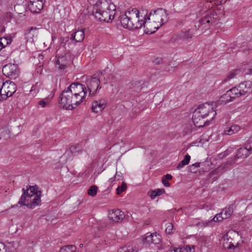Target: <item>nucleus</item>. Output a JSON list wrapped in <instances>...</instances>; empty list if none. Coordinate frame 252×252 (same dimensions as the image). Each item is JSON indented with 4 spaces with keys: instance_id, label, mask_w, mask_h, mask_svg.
<instances>
[{
    "instance_id": "obj_17",
    "label": "nucleus",
    "mask_w": 252,
    "mask_h": 252,
    "mask_svg": "<svg viewBox=\"0 0 252 252\" xmlns=\"http://www.w3.org/2000/svg\"><path fill=\"white\" fill-rule=\"evenodd\" d=\"M195 111H194L192 116V120L194 125L196 127H202L205 125H208L210 123L209 120L204 121V118L198 115V117L195 116Z\"/></svg>"
},
{
    "instance_id": "obj_47",
    "label": "nucleus",
    "mask_w": 252,
    "mask_h": 252,
    "mask_svg": "<svg viewBox=\"0 0 252 252\" xmlns=\"http://www.w3.org/2000/svg\"><path fill=\"white\" fill-rule=\"evenodd\" d=\"M252 49V47L251 45H247L246 48H243L242 50L244 53H247L249 50Z\"/></svg>"
},
{
    "instance_id": "obj_13",
    "label": "nucleus",
    "mask_w": 252,
    "mask_h": 252,
    "mask_svg": "<svg viewBox=\"0 0 252 252\" xmlns=\"http://www.w3.org/2000/svg\"><path fill=\"white\" fill-rule=\"evenodd\" d=\"M30 10L33 13H38L43 8L42 0H30L28 4Z\"/></svg>"
},
{
    "instance_id": "obj_27",
    "label": "nucleus",
    "mask_w": 252,
    "mask_h": 252,
    "mask_svg": "<svg viewBox=\"0 0 252 252\" xmlns=\"http://www.w3.org/2000/svg\"><path fill=\"white\" fill-rule=\"evenodd\" d=\"M234 99H233V97L228 91H227L225 94L222 95L219 100V102L220 104H226L229 102L232 101Z\"/></svg>"
},
{
    "instance_id": "obj_57",
    "label": "nucleus",
    "mask_w": 252,
    "mask_h": 252,
    "mask_svg": "<svg viewBox=\"0 0 252 252\" xmlns=\"http://www.w3.org/2000/svg\"><path fill=\"white\" fill-rule=\"evenodd\" d=\"M80 246L81 247H83V244H80Z\"/></svg>"
},
{
    "instance_id": "obj_56",
    "label": "nucleus",
    "mask_w": 252,
    "mask_h": 252,
    "mask_svg": "<svg viewBox=\"0 0 252 252\" xmlns=\"http://www.w3.org/2000/svg\"><path fill=\"white\" fill-rule=\"evenodd\" d=\"M249 71H250V72L249 73V74H252V68L250 69ZM247 73H246V74H247Z\"/></svg>"
},
{
    "instance_id": "obj_18",
    "label": "nucleus",
    "mask_w": 252,
    "mask_h": 252,
    "mask_svg": "<svg viewBox=\"0 0 252 252\" xmlns=\"http://www.w3.org/2000/svg\"><path fill=\"white\" fill-rule=\"evenodd\" d=\"M109 218L113 221L117 222L124 218V214L123 212L119 209L113 210L109 212Z\"/></svg>"
},
{
    "instance_id": "obj_31",
    "label": "nucleus",
    "mask_w": 252,
    "mask_h": 252,
    "mask_svg": "<svg viewBox=\"0 0 252 252\" xmlns=\"http://www.w3.org/2000/svg\"><path fill=\"white\" fill-rule=\"evenodd\" d=\"M37 29L36 28L32 27L30 30L25 33V38L27 41L33 42V39L32 36H33L35 34Z\"/></svg>"
},
{
    "instance_id": "obj_1",
    "label": "nucleus",
    "mask_w": 252,
    "mask_h": 252,
    "mask_svg": "<svg viewBox=\"0 0 252 252\" xmlns=\"http://www.w3.org/2000/svg\"><path fill=\"white\" fill-rule=\"evenodd\" d=\"M87 88L79 83H72L60 95V104L63 108L72 110L85 101Z\"/></svg>"
},
{
    "instance_id": "obj_36",
    "label": "nucleus",
    "mask_w": 252,
    "mask_h": 252,
    "mask_svg": "<svg viewBox=\"0 0 252 252\" xmlns=\"http://www.w3.org/2000/svg\"><path fill=\"white\" fill-rule=\"evenodd\" d=\"M97 190L98 188L96 186H92L88 190V193L90 196H94L96 195Z\"/></svg>"
},
{
    "instance_id": "obj_53",
    "label": "nucleus",
    "mask_w": 252,
    "mask_h": 252,
    "mask_svg": "<svg viewBox=\"0 0 252 252\" xmlns=\"http://www.w3.org/2000/svg\"><path fill=\"white\" fill-rule=\"evenodd\" d=\"M237 247V246H234V245L232 243H230L229 246L227 247V249L231 250L234 249Z\"/></svg>"
},
{
    "instance_id": "obj_40",
    "label": "nucleus",
    "mask_w": 252,
    "mask_h": 252,
    "mask_svg": "<svg viewBox=\"0 0 252 252\" xmlns=\"http://www.w3.org/2000/svg\"><path fill=\"white\" fill-rule=\"evenodd\" d=\"M182 252H194V246L193 245H187L184 248H182Z\"/></svg>"
},
{
    "instance_id": "obj_45",
    "label": "nucleus",
    "mask_w": 252,
    "mask_h": 252,
    "mask_svg": "<svg viewBox=\"0 0 252 252\" xmlns=\"http://www.w3.org/2000/svg\"><path fill=\"white\" fill-rule=\"evenodd\" d=\"M153 63L156 65H158L162 63V59L161 58H157L153 61Z\"/></svg>"
},
{
    "instance_id": "obj_58",
    "label": "nucleus",
    "mask_w": 252,
    "mask_h": 252,
    "mask_svg": "<svg viewBox=\"0 0 252 252\" xmlns=\"http://www.w3.org/2000/svg\"><path fill=\"white\" fill-rule=\"evenodd\" d=\"M1 50V47H0V51Z\"/></svg>"
},
{
    "instance_id": "obj_9",
    "label": "nucleus",
    "mask_w": 252,
    "mask_h": 252,
    "mask_svg": "<svg viewBox=\"0 0 252 252\" xmlns=\"http://www.w3.org/2000/svg\"><path fill=\"white\" fill-rule=\"evenodd\" d=\"M2 72L4 75L8 77H13L16 79L18 77L19 70L18 66L15 64L8 63L5 65L2 68Z\"/></svg>"
},
{
    "instance_id": "obj_28",
    "label": "nucleus",
    "mask_w": 252,
    "mask_h": 252,
    "mask_svg": "<svg viewBox=\"0 0 252 252\" xmlns=\"http://www.w3.org/2000/svg\"><path fill=\"white\" fill-rule=\"evenodd\" d=\"M229 163L227 162L224 163L211 172V174L212 175L218 174L219 173L221 174L226 170V168L229 166Z\"/></svg>"
},
{
    "instance_id": "obj_35",
    "label": "nucleus",
    "mask_w": 252,
    "mask_h": 252,
    "mask_svg": "<svg viewBox=\"0 0 252 252\" xmlns=\"http://www.w3.org/2000/svg\"><path fill=\"white\" fill-rule=\"evenodd\" d=\"M81 148L80 147V146L79 145H73V146H71L70 147L69 150L66 152V154H67V153L70 152L72 154L75 155L77 153H79V152L80 151H81Z\"/></svg>"
},
{
    "instance_id": "obj_59",
    "label": "nucleus",
    "mask_w": 252,
    "mask_h": 252,
    "mask_svg": "<svg viewBox=\"0 0 252 252\" xmlns=\"http://www.w3.org/2000/svg\"><path fill=\"white\" fill-rule=\"evenodd\" d=\"M0 139H1V137H0Z\"/></svg>"
},
{
    "instance_id": "obj_52",
    "label": "nucleus",
    "mask_w": 252,
    "mask_h": 252,
    "mask_svg": "<svg viewBox=\"0 0 252 252\" xmlns=\"http://www.w3.org/2000/svg\"><path fill=\"white\" fill-rule=\"evenodd\" d=\"M38 104L39 105H40L42 107H44L46 105L47 103L44 100H40L39 101Z\"/></svg>"
},
{
    "instance_id": "obj_11",
    "label": "nucleus",
    "mask_w": 252,
    "mask_h": 252,
    "mask_svg": "<svg viewBox=\"0 0 252 252\" xmlns=\"http://www.w3.org/2000/svg\"><path fill=\"white\" fill-rule=\"evenodd\" d=\"M233 213V207L230 206L224 209L221 212L217 214L212 220L216 222L220 221L223 219H226L229 218Z\"/></svg>"
},
{
    "instance_id": "obj_33",
    "label": "nucleus",
    "mask_w": 252,
    "mask_h": 252,
    "mask_svg": "<svg viewBox=\"0 0 252 252\" xmlns=\"http://www.w3.org/2000/svg\"><path fill=\"white\" fill-rule=\"evenodd\" d=\"M190 156L188 154L186 155L185 157V158L183 160L180 161L178 165L177 166V169L179 170L182 168L184 166L188 165L190 161Z\"/></svg>"
},
{
    "instance_id": "obj_21",
    "label": "nucleus",
    "mask_w": 252,
    "mask_h": 252,
    "mask_svg": "<svg viewBox=\"0 0 252 252\" xmlns=\"http://www.w3.org/2000/svg\"><path fill=\"white\" fill-rule=\"evenodd\" d=\"M14 250L13 243H3L0 241V252H12Z\"/></svg>"
},
{
    "instance_id": "obj_26",
    "label": "nucleus",
    "mask_w": 252,
    "mask_h": 252,
    "mask_svg": "<svg viewBox=\"0 0 252 252\" xmlns=\"http://www.w3.org/2000/svg\"><path fill=\"white\" fill-rule=\"evenodd\" d=\"M250 154V152L246 149L245 145L244 147L240 148L238 150L236 156L238 158H246Z\"/></svg>"
},
{
    "instance_id": "obj_6",
    "label": "nucleus",
    "mask_w": 252,
    "mask_h": 252,
    "mask_svg": "<svg viewBox=\"0 0 252 252\" xmlns=\"http://www.w3.org/2000/svg\"><path fill=\"white\" fill-rule=\"evenodd\" d=\"M219 21L218 16L214 10H210L207 15L199 20L198 28L202 26L207 28L211 26H214Z\"/></svg>"
},
{
    "instance_id": "obj_37",
    "label": "nucleus",
    "mask_w": 252,
    "mask_h": 252,
    "mask_svg": "<svg viewBox=\"0 0 252 252\" xmlns=\"http://www.w3.org/2000/svg\"><path fill=\"white\" fill-rule=\"evenodd\" d=\"M240 72L241 71L239 69L232 70L229 73L227 79H233V78L239 77L238 75Z\"/></svg>"
},
{
    "instance_id": "obj_3",
    "label": "nucleus",
    "mask_w": 252,
    "mask_h": 252,
    "mask_svg": "<svg viewBox=\"0 0 252 252\" xmlns=\"http://www.w3.org/2000/svg\"><path fill=\"white\" fill-rule=\"evenodd\" d=\"M24 191L18 204L20 206H26L29 209H33L41 204V191L38 190L37 187L30 186L29 188Z\"/></svg>"
},
{
    "instance_id": "obj_14",
    "label": "nucleus",
    "mask_w": 252,
    "mask_h": 252,
    "mask_svg": "<svg viewBox=\"0 0 252 252\" xmlns=\"http://www.w3.org/2000/svg\"><path fill=\"white\" fill-rule=\"evenodd\" d=\"M161 241V236L157 233H153L150 234L147 233L144 239V242L148 244H158Z\"/></svg>"
},
{
    "instance_id": "obj_7",
    "label": "nucleus",
    "mask_w": 252,
    "mask_h": 252,
    "mask_svg": "<svg viewBox=\"0 0 252 252\" xmlns=\"http://www.w3.org/2000/svg\"><path fill=\"white\" fill-rule=\"evenodd\" d=\"M3 80L0 81L1 97L2 100L6 99L8 97L11 96L16 91V84L9 80L5 82Z\"/></svg>"
},
{
    "instance_id": "obj_5",
    "label": "nucleus",
    "mask_w": 252,
    "mask_h": 252,
    "mask_svg": "<svg viewBox=\"0 0 252 252\" xmlns=\"http://www.w3.org/2000/svg\"><path fill=\"white\" fill-rule=\"evenodd\" d=\"M194 111L195 116L198 117L199 115L204 119L210 117V119L208 120L210 122L215 118L216 115V112L214 110L212 105L208 103L200 105Z\"/></svg>"
},
{
    "instance_id": "obj_4",
    "label": "nucleus",
    "mask_w": 252,
    "mask_h": 252,
    "mask_svg": "<svg viewBox=\"0 0 252 252\" xmlns=\"http://www.w3.org/2000/svg\"><path fill=\"white\" fill-rule=\"evenodd\" d=\"M136 11V8H133L130 10H128L124 14L119 17V20L122 26L126 29L128 30H133L134 27H137L138 24L132 23L130 20H136V14L134 12Z\"/></svg>"
},
{
    "instance_id": "obj_42",
    "label": "nucleus",
    "mask_w": 252,
    "mask_h": 252,
    "mask_svg": "<svg viewBox=\"0 0 252 252\" xmlns=\"http://www.w3.org/2000/svg\"><path fill=\"white\" fill-rule=\"evenodd\" d=\"M184 34H185L184 36V38L185 40H187V39L191 38L192 37L193 34V32L192 30H189L186 32H184Z\"/></svg>"
},
{
    "instance_id": "obj_2",
    "label": "nucleus",
    "mask_w": 252,
    "mask_h": 252,
    "mask_svg": "<svg viewBox=\"0 0 252 252\" xmlns=\"http://www.w3.org/2000/svg\"><path fill=\"white\" fill-rule=\"evenodd\" d=\"M93 14L100 21L109 22L112 21L115 14V7L106 0H99L94 5Z\"/></svg>"
},
{
    "instance_id": "obj_46",
    "label": "nucleus",
    "mask_w": 252,
    "mask_h": 252,
    "mask_svg": "<svg viewBox=\"0 0 252 252\" xmlns=\"http://www.w3.org/2000/svg\"><path fill=\"white\" fill-rule=\"evenodd\" d=\"M118 252H135L132 248H123L120 249Z\"/></svg>"
},
{
    "instance_id": "obj_39",
    "label": "nucleus",
    "mask_w": 252,
    "mask_h": 252,
    "mask_svg": "<svg viewBox=\"0 0 252 252\" xmlns=\"http://www.w3.org/2000/svg\"><path fill=\"white\" fill-rule=\"evenodd\" d=\"M165 232L168 234H171L173 233V225L171 222H168L166 224Z\"/></svg>"
},
{
    "instance_id": "obj_43",
    "label": "nucleus",
    "mask_w": 252,
    "mask_h": 252,
    "mask_svg": "<svg viewBox=\"0 0 252 252\" xmlns=\"http://www.w3.org/2000/svg\"><path fill=\"white\" fill-rule=\"evenodd\" d=\"M250 152V154H252V138H250L245 145Z\"/></svg>"
},
{
    "instance_id": "obj_55",
    "label": "nucleus",
    "mask_w": 252,
    "mask_h": 252,
    "mask_svg": "<svg viewBox=\"0 0 252 252\" xmlns=\"http://www.w3.org/2000/svg\"><path fill=\"white\" fill-rule=\"evenodd\" d=\"M165 179L166 180H171L172 178V176L169 174H167L164 176Z\"/></svg>"
},
{
    "instance_id": "obj_34",
    "label": "nucleus",
    "mask_w": 252,
    "mask_h": 252,
    "mask_svg": "<svg viewBox=\"0 0 252 252\" xmlns=\"http://www.w3.org/2000/svg\"><path fill=\"white\" fill-rule=\"evenodd\" d=\"M76 247L73 245L65 246L60 249V252H75Z\"/></svg>"
},
{
    "instance_id": "obj_32",
    "label": "nucleus",
    "mask_w": 252,
    "mask_h": 252,
    "mask_svg": "<svg viewBox=\"0 0 252 252\" xmlns=\"http://www.w3.org/2000/svg\"><path fill=\"white\" fill-rule=\"evenodd\" d=\"M239 89V87L238 86L237 87H234L228 91L231 94V96L233 97V99H235L241 95H243Z\"/></svg>"
},
{
    "instance_id": "obj_16",
    "label": "nucleus",
    "mask_w": 252,
    "mask_h": 252,
    "mask_svg": "<svg viewBox=\"0 0 252 252\" xmlns=\"http://www.w3.org/2000/svg\"><path fill=\"white\" fill-rule=\"evenodd\" d=\"M134 13L136 14V20H130L131 22H132V23L134 24V25H135V24L137 23L139 24L138 26H137V27H134V29H140L142 27V26L144 25V22L145 20L144 19V17H143L142 14L145 15V11L143 10H142V12H140L136 8V11Z\"/></svg>"
},
{
    "instance_id": "obj_30",
    "label": "nucleus",
    "mask_w": 252,
    "mask_h": 252,
    "mask_svg": "<svg viewBox=\"0 0 252 252\" xmlns=\"http://www.w3.org/2000/svg\"><path fill=\"white\" fill-rule=\"evenodd\" d=\"M184 32L178 33L173 37L172 41L176 43L182 44L185 40L184 37Z\"/></svg>"
},
{
    "instance_id": "obj_44",
    "label": "nucleus",
    "mask_w": 252,
    "mask_h": 252,
    "mask_svg": "<svg viewBox=\"0 0 252 252\" xmlns=\"http://www.w3.org/2000/svg\"><path fill=\"white\" fill-rule=\"evenodd\" d=\"M102 73L101 72H97V73L94 74L93 76H92L91 79H99L101 77H102Z\"/></svg>"
},
{
    "instance_id": "obj_38",
    "label": "nucleus",
    "mask_w": 252,
    "mask_h": 252,
    "mask_svg": "<svg viewBox=\"0 0 252 252\" xmlns=\"http://www.w3.org/2000/svg\"><path fill=\"white\" fill-rule=\"evenodd\" d=\"M1 44H3L5 47L8 44H10L12 41V39L9 36L3 37L0 38Z\"/></svg>"
},
{
    "instance_id": "obj_49",
    "label": "nucleus",
    "mask_w": 252,
    "mask_h": 252,
    "mask_svg": "<svg viewBox=\"0 0 252 252\" xmlns=\"http://www.w3.org/2000/svg\"><path fill=\"white\" fill-rule=\"evenodd\" d=\"M115 178H116L117 181L120 180L122 179V174L120 173L118 174V172H116L115 175Z\"/></svg>"
},
{
    "instance_id": "obj_51",
    "label": "nucleus",
    "mask_w": 252,
    "mask_h": 252,
    "mask_svg": "<svg viewBox=\"0 0 252 252\" xmlns=\"http://www.w3.org/2000/svg\"><path fill=\"white\" fill-rule=\"evenodd\" d=\"M5 32V27L2 23L0 22V33H2Z\"/></svg>"
},
{
    "instance_id": "obj_54",
    "label": "nucleus",
    "mask_w": 252,
    "mask_h": 252,
    "mask_svg": "<svg viewBox=\"0 0 252 252\" xmlns=\"http://www.w3.org/2000/svg\"><path fill=\"white\" fill-rule=\"evenodd\" d=\"M116 180V178H115L114 176L113 177L110 178L108 182L110 184H113L114 182Z\"/></svg>"
},
{
    "instance_id": "obj_19",
    "label": "nucleus",
    "mask_w": 252,
    "mask_h": 252,
    "mask_svg": "<svg viewBox=\"0 0 252 252\" xmlns=\"http://www.w3.org/2000/svg\"><path fill=\"white\" fill-rule=\"evenodd\" d=\"M238 86L241 94L244 95L251 92L252 88V83L250 80H247L241 83Z\"/></svg>"
},
{
    "instance_id": "obj_15",
    "label": "nucleus",
    "mask_w": 252,
    "mask_h": 252,
    "mask_svg": "<svg viewBox=\"0 0 252 252\" xmlns=\"http://www.w3.org/2000/svg\"><path fill=\"white\" fill-rule=\"evenodd\" d=\"M200 164H201L202 166H204V167H202L200 169L201 171L207 172L210 170V167H209V163L208 161H207L202 163L196 162L194 164H191L189 167V171L191 173H196L198 170L197 168L200 166Z\"/></svg>"
},
{
    "instance_id": "obj_20",
    "label": "nucleus",
    "mask_w": 252,
    "mask_h": 252,
    "mask_svg": "<svg viewBox=\"0 0 252 252\" xmlns=\"http://www.w3.org/2000/svg\"><path fill=\"white\" fill-rule=\"evenodd\" d=\"M105 107V103L102 100L94 101L92 104V110L96 113L101 112Z\"/></svg>"
},
{
    "instance_id": "obj_24",
    "label": "nucleus",
    "mask_w": 252,
    "mask_h": 252,
    "mask_svg": "<svg viewBox=\"0 0 252 252\" xmlns=\"http://www.w3.org/2000/svg\"><path fill=\"white\" fill-rule=\"evenodd\" d=\"M240 129V126L237 125H233L230 127H226L223 130V134L226 135H231L238 132Z\"/></svg>"
},
{
    "instance_id": "obj_29",
    "label": "nucleus",
    "mask_w": 252,
    "mask_h": 252,
    "mask_svg": "<svg viewBox=\"0 0 252 252\" xmlns=\"http://www.w3.org/2000/svg\"><path fill=\"white\" fill-rule=\"evenodd\" d=\"M164 192L165 190L163 189H158L149 191L148 194L152 199H154L157 196H159L164 193Z\"/></svg>"
},
{
    "instance_id": "obj_8",
    "label": "nucleus",
    "mask_w": 252,
    "mask_h": 252,
    "mask_svg": "<svg viewBox=\"0 0 252 252\" xmlns=\"http://www.w3.org/2000/svg\"><path fill=\"white\" fill-rule=\"evenodd\" d=\"M146 12L144 16L146 17H150L151 20L156 23L160 24L161 26L163 24V21L166 19V15L164 11L162 9H158L151 11L147 15V10H144Z\"/></svg>"
},
{
    "instance_id": "obj_23",
    "label": "nucleus",
    "mask_w": 252,
    "mask_h": 252,
    "mask_svg": "<svg viewBox=\"0 0 252 252\" xmlns=\"http://www.w3.org/2000/svg\"><path fill=\"white\" fill-rule=\"evenodd\" d=\"M71 38L77 42H82L84 38V32L83 29L78 30L71 34Z\"/></svg>"
},
{
    "instance_id": "obj_48",
    "label": "nucleus",
    "mask_w": 252,
    "mask_h": 252,
    "mask_svg": "<svg viewBox=\"0 0 252 252\" xmlns=\"http://www.w3.org/2000/svg\"><path fill=\"white\" fill-rule=\"evenodd\" d=\"M182 249L180 248H176L173 249H170L167 252H182Z\"/></svg>"
},
{
    "instance_id": "obj_12",
    "label": "nucleus",
    "mask_w": 252,
    "mask_h": 252,
    "mask_svg": "<svg viewBox=\"0 0 252 252\" xmlns=\"http://www.w3.org/2000/svg\"><path fill=\"white\" fill-rule=\"evenodd\" d=\"M70 55L66 54L58 58L56 62V65L60 69H64L70 63Z\"/></svg>"
},
{
    "instance_id": "obj_50",
    "label": "nucleus",
    "mask_w": 252,
    "mask_h": 252,
    "mask_svg": "<svg viewBox=\"0 0 252 252\" xmlns=\"http://www.w3.org/2000/svg\"><path fill=\"white\" fill-rule=\"evenodd\" d=\"M162 183L163 184V185L165 187H169L170 186V184L169 183V182L165 179H162Z\"/></svg>"
},
{
    "instance_id": "obj_25",
    "label": "nucleus",
    "mask_w": 252,
    "mask_h": 252,
    "mask_svg": "<svg viewBox=\"0 0 252 252\" xmlns=\"http://www.w3.org/2000/svg\"><path fill=\"white\" fill-rule=\"evenodd\" d=\"M221 1L220 0H205V3H203L204 11H207V9L212 8L214 5L220 4Z\"/></svg>"
},
{
    "instance_id": "obj_41",
    "label": "nucleus",
    "mask_w": 252,
    "mask_h": 252,
    "mask_svg": "<svg viewBox=\"0 0 252 252\" xmlns=\"http://www.w3.org/2000/svg\"><path fill=\"white\" fill-rule=\"evenodd\" d=\"M126 189V185L125 182H123L121 186H118L117 188V193L120 194L122 192L125 191Z\"/></svg>"
},
{
    "instance_id": "obj_10",
    "label": "nucleus",
    "mask_w": 252,
    "mask_h": 252,
    "mask_svg": "<svg viewBox=\"0 0 252 252\" xmlns=\"http://www.w3.org/2000/svg\"><path fill=\"white\" fill-rule=\"evenodd\" d=\"M144 28H145V32L146 34H152L155 32L160 26V24H157L151 20L150 17L144 16Z\"/></svg>"
},
{
    "instance_id": "obj_22",
    "label": "nucleus",
    "mask_w": 252,
    "mask_h": 252,
    "mask_svg": "<svg viewBox=\"0 0 252 252\" xmlns=\"http://www.w3.org/2000/svg\"><path fill=\"white\" fill-rule=\"evenodd\" d=\"M99 82V80H90V82L87 84V88L90 92V95L94 94L98 89Z\"/></svg>"
}]
</instances>
